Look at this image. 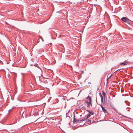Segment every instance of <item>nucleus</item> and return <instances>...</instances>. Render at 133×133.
<instances>
[{"label": "nucleus", "instance_id": "19", "mask_svg": "<svg viewBox=\"0 0 133 133\" xmlns=\"http://www.w3.org/2000/svg\"><path fill=\"white\" fill-rule=\"evenodd\" d=\"M0 62H1V61L0 60Z\"/></svg>", "mask_w": 133, "mask_h": 133}, {"label": "nucleus", "instance_id": "18", "mask_svg": "<svg viewBox=\"0 0 133 133\" xmlns=\"http://www.w3.org/2000/svg\"><path fill=\"white\" fill-rule=\"evenodd\" d=\"M81 91H82L81 90H80V91L79 92H81Z\"/></svg>", "mask_w": 133, "mask_h": 133}, {"label": "nucleus", "instance_id": "11", "mask_svg": "<svg viewBox=\"0 0 133 133\" xmlns=\"http://www.w3.org/2000/svg\"><path fill=\"white\" fill-rule=\"evenodd\" d=\"M91 120H89L88 122H87V123H88L89 124H90L91 123Z\"/></svg>", "mask_w": 133, "mask_h": 133}, {"label": "nucleus", "instance_id": "13", "mask_svg": "<svg viewBox=\"0 0 133 133\" xmlns=\"http://www.w3.org/2000/svg\"><path fill=\"white\" fill-rule=\"evenodd\" d=\"M80 73L81 74H82L84 73V71H79Z\"/></svg>", "mask_w": 133, "mask_h": 133}, {"label": "nucleus", "instance_id": "14", "mask_svg": "<svg viewBox=\"0 0 133 133\" xmlns=\"http://www.w3.org/2000/svg\"><path fill=\"white\" fill-rule=\"evenodd\" d=\"M0 64H3V63L2 62V61H1V62H0Z\"/></svg>", "mask_w": 133, "mask_h": 133}, {"label": "nucleus", "instance_id": "3", "mask_svg": "<svg viewBox=\"0 0 133 133\" xmlns=\"http://www.w3.org/2000/svg\"><path fill=\"white\" fill-rule=\"evenodd\" d=\"M91 115L89 114H88L87 115L85 116V117H84V119H83L82 120H81V121H84L87 119L88 118L90 117V116Z\"/></svg>", "mask_w": 133, "mask_h": 133}, {"label": "nucleus", "instance_id": "9", "mask_svg": "<svg viewBox=\"0 0 133 133\" xmlns=\"http://www.w3.org/2000/svg\"><path fill=\"white\" fill-rule=\"evenodd\" d=\"M102 110L103 111L104 113H107V110L104 108H103V109H102Z\"/></svg>", "mask_w": 133, "mask_h": 133}, {"label": "nucleus", "instance_id": "8", "mask_svg": "<svg viewBox=\"0 0 133 133\" xmlns=\"http://www.w3.org/2000/svg\"><path fill=\"white\" fill-rule=\"evenodd\" d=\"M102 95L104 97V98H105V97L106 96V94L104 91H102Z\"/></svg>", "mask_w": 133, "mask_h": 133}, {"label": "nucleus", "instance_id": "5", "mask_svg": "<svg viewBox=\"0 0 133 133\" xmlns=\"http://www.w3.org/2000/svg\"><path fill=\"white\" fill-rule=\"evenodd\" d=\"M80 120H79V119L76 120L75 119V118L74 117V119L73 121V122L74 123H77L79 121H80V122H82V121H81Z\"/></svg>", "mask_w": 133, "mask_h": 133}, {"label": "nucleus", "instance_id": "17", "mask_svg": "<svg viewBox=\"0 0 133 133\" xmlns=\"http://www.w3.org/2000/svg\"><path fill=\"white\" fill-rule=\"evenodd\" d=\"M99 95H100V96H102V95H101V93H99Z\"/></svg>", "mask_w": 133, "mask_h": 133}, {"label": "nucleus", "instance_id": "10", "mask_svg": "<svg viewBox=\"0 0 133 133\" xmlns=\"http://www.w3.org/2000/svg\"><path fill=\"white\" fill-rule=\"evenodd\" d=\"M112 76V75H111L110 76H109V75H108L107 76V79H109L110 78H111V76Z\"/></svg>", "mask_w": 133, "mask_h": 133}, {"label": "nucleus", "instance_id": "1", "mask_svg": "<svg viewBox=\"0 0 133 133\" xmlns=\"http://www.w3.org/2000/svg\"><path fill=\"white\" fill-rule=\"evenodd\" d=\"M87 99H89V102L85 101L84 103L85 104V105L88 107H89L90 105L91 107H92V104L91 103V99L89 96H88L87 98Z\"/></svg>", "mask_w": 133, "mask_h": 133}, {"label": "nucleus", "instance_id": "2", "mask_svg": "<svg viewBox=\"0 0 133 133\" xmlns=\"http://www.w3.org/2000/svg\"><path fill=\"white\" fill-rule=\"evenodd\" d=\"M121 20L127 23V24L130 25L131 24V21L126 17H123L121 18Z\"/></svg>", "mask_w": 133, "mask_h": 133}, {"label": "nucleus", "instance_id": "6", "mask_svg": "<svg viewBox=\"0 0 133 133\" xmlns=\"http://www.w3.org/2000/svg\"><path fill=\"white\" fill-rule=\"evenodd\" d=\"M34 66L40 69L41 70H42L39 67V66H38V64H34Z\"/></svg>", "mask_w": 133, "mask_h": 133}, {"label": "nucleus", "instance_id": "16", "mask_svg": "<svg viewBox=\"0 0 133 133\" xmlns=\"http://www.w3.org/2000/svg\"><path fill=\"white\" fill-rule=\"evenodd\" d=\"M101 106L102 108V109H103V108H104L102 105H101Z\"/></svg>", "mask_w": 133, "mask_h": 133}, {"label": "nucleus", "instance_id": "7", "mask_svg": "<svg viewBox=\"0 0 133 133\" xmlns=\"http://www.w3.org/2000/svg\"><path fill=\"white\" fill-rule=\"evenodd\" d=\"M87 111L88 112H89V114H90V115L91 116L93 115L94 114L93 112L92 111H90L89 110H87Z\"/></svg>", "mask_w": 133, "mask_h": 133}, {"label": "nucleus", "instance_id": "12", "mask_svg": "<svg viewBox=\"0 0 133 133\" xmlns=\"http://www.w3.org/2000/svg\"><path fill=\"white\" fill-rule=\"evenodd\" d=\"M101 102H103V97L102 96H101Z\"/></svg>", "mask_w": 133, "mask_h": 133}, {"label": "nucleus", "instance_id": "4", "mask_svg": "<svg viewBox=\"0 0 133 133\" xmlns=\"http://www.w3.org/2000/svg\"><path fill=\"white\" fill-rule=\"evenodd\" d=\"M128 64V62L127 61H125L123 63H120V64L122 65H126Z\"/></svg>", "mask_w": 133, "mask_h": 133}, {"label": "nucleus", "instance_id": "15", "mask_svg": "<svg viewBox=\"0 0 133 133\" xmlns=\"http://www.w3.org/2000/svg\"><path fill=\"white\" fill-rule=\"evenodd\" d=\"M12 110V109H10L9 110V112H10V111H11Z\"/></svg>", "mask_w": 133, "mask_h": 133}]
</instances>
